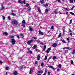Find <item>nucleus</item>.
I'll use <instances>...</instances> for the list:
<instances>
[{"label":"nucleus","instance_id":"nucleus-1","mask_svg":"<svg viewBox=\"0 0 75 75\" xmlns=\"http://www.w3.org/2000/svg\"><path fill=\"white\" fill-rule=\"evenodd\" d=\"M11 23L14 24L16 25H17L18 24V23L17 22L16 20H14L12 21Z\"/></svg>","mask_w":75,"mask_h":75},{"label":"nucleus","instance_id":"nucleus-2","mask_svg":"<svg viewBox=\"0 0 75 75\" xmlns=\"http://www.w3.org/2000/svg\"><path fill=\"white\" fill-rule=\"evenodd\" d=\"M11 41L12 44V45H14L15 43H16V41L15 40H14V39H12Z\"/></svg>","mask_w":75,"mask_h":75},{"label":"nucleus","instance_id":"nucleus-3","mask_svg":"<svg viewBox=\"0 0 75 75\" xmlns=\"http://www.w3.org/2000/svg\"><path fill=\"white\" fill-rule=\"evenodd\" d=\"M33 40H29L27 42V43L28 45H31V42L33 41Z\"/></svg>","mask_w":75,"mask_h":75},{"label":"nucleus","instance_id":"nucleus-4","mask_svg":"<svg viewBox=\"0 0 75 75\" xmlns=\"http://www.w3.org/2000/svg\"><path fill=\"white\" fill-rule=\"evenodd\" d=\"M48 67H49V68H50L52 69L53 71H55V69H54V67H53V66L51 65H49V66H48Z\"/></svg>","mask_w":75,"mask_h":75},{"label":"nucleus","instance_id":"nucleus-5","mask_svg":"<svg viewBox=\"0 0 75 75\" xmlns=\"http://www.w3.org/2000/svg\"><path fill=\"white\" fill-rule=\"evenodd\" d=\"M36 42H37L38 43H40V44L41 45H44V44H43V43H42V42H41V41H40V40H36Z\"/></svg>","mask_w":75,"mask_h":75},{"label":"nucleus","instance_id":"nucleus-6","mask_svg":"<svg viewBox=\"0 0 75 75\" xmlns=\"http://www.w3.org/2000/svg\"><path fill=\"white\" fill-rule=\"evenodd\" d=\"M29 31L31 32H32L33 31V29L31 26H29Z\"/></svg>","mask_w":75,"mask_h":75},{"label":"nucleus","instance_id":"nucleus-7","mask_svg":"<svg viewBox=\"0 0 75 75\" xmlns=\"http://www.w3.org/2000/svg\"><path fill=\"white\" fill-rule=\"evenodd\" d=\"M39 34L40 35H44V33L42 32L40 30H39Z\"/></svg>","mask_w":75,"mask_h":75},{"label":"nucleus","instance_id":"nucleus-8","mask_svg":"<svg viewBox=\"0 0 75 75\" xmlns=\"http://www.w3.org/2000/svg\"><path fill=\"white\" fill-rule=\"evenodd\" d=\"M33 69H32V68H31L30 69V72L29 73V74H31L33 72Z\"/></svg>","mask_w":75,"mask_h":75},{"label":"nucleus","instance_id":"nucleus-9","mask_svg":"<svg viewBox=\"0 0 75 75\" xmlns=\"http://www.w3.org/2000/svg\"><path fill=\"white\" fill-rule=\"evenodd\" d=\"M51 47H50L47 49V50L46 51V52H47V53H49V52L51 50Z\"/></svg>","mask_w":75,"mask_h":75},{"label":"nucleus","instance_id":"nucleus-10","mask_svg":"<svg viewBox=\"0 0 75 75\" xmlns=\"http://www.w3.org/2000/svg\"><path fill=\"white\" fill-rule=\"evenodd\" d=\"M40 54H38V56H37V60L38 61H40Z\"/></svg>","mask_w":75,"mask_h":75},{"label":"nucleus","instance_id":"nucleus-11","mask_svg":"<svg viewBox=\"0 0 75 75\" xmlns=\"http://www.w3.org/2000/svg\"><path fill=\"white\" fill-rule=\"evenodd\" d=\"M57 45V43H55L53 44V45H52V47H56Z\"/></svg>","mask_w":75,"mask_h":75},{"label":"nucleus","instance_id":"nucleus-12","mask_svg":"<svg viewBox=\"0 0 75 75\" xmlns=\"http://www.w3.org/2000/svg\"><path fill=\"white\" fill-rule=\"evenodd\" d=\"M53 13H54L55 14H58V13H59V12H58V10L56 9L55 10V11H54L53 12Z\"/></svg>","mask_w":75,"mask_h":75},{"label":"nucleus","instance_id":"nucleus-13","mask_svg":"<svg viewBox=\"0 0 75 75\" xmlns=\"http://www.w3.org/2000/svg\"><path fill=\"white\" fill-rule=\"evenodd\" d=\"M45 49H46V45H45L43 47V51H44L45 50Z\"/></svg>","mask_w":75,"mask_h":75},{"label":"nucleus","instance_id":"nucleus-14","mask_svg":"<svg viewBox=\"0 0 75 75\" xmlns=\"http://www.w3.org/2000/svg\"><path fill=\"white\" fill-rule=\"evenodd\" d=\"M13 74L14 75H17L18 74V73H17V71H16L14 72H13Z\"/></svg>","mask_w":75,"mask_h":75},{"label":"nucleus","instance_id":"nucleus-15","mask_svg":"<svg viewBox=\"0 0 75 75\" xmlns=\"http://www.w3.org/2000/svg\"><path fill=\"white\" fill-rule=\"evenodd\" d=\"M18 3H23V1H22L21 0H18Z\"/></svg>","mask_w":75,"mask_h":75},{"label":"nucleus","instance_id":"nucleus-16","mask_svg":"<svg viewBox=\"0 0 75 75\" xmlns=\"http://www.w3.org/2000/svg\"><path fill=\"white\" fill-rule=\"evenodd\" d=\"M61 41L62 42H63V43H65V44H66L67 43V42H66L65 40H61Z\"/></svg>","mask_w":75,"mask_h":75},{"label":"nucleus","instance_id":"nucleus-17","mask_svg":"<svg viewBox=\"0 0 75 75\" xmlns=\"http://www.w3.org/2000/svg\"><path fill=\"white\" fill-rule=\"evenodd\" d=\"M37 45H35L33 47V49H35V48H37Z\"/></svg>","mask_w":75,"mask_h":75},{"label":"nucleus","instance_id":"nucleus-18","mask_svg":"<svg viewBox=\"0 0 75 75\" xmlns=\"http://www.w3.org/2000/svg\"><path fill=\"white\" fill-rule=\"evenodd\" d=\"M65 48L66 49V50H71V48H70L69 47H65Z\"/></svg>","mask_w":75,"mask_h":75},{"label":"nucleus","instance_id":"nucleus-19","mask_svg":"<svg viewBox=\"0 0 75 75\" xmlns=\"http://www.w3.org/2000/svg\"><path fill=\"white\" fill-rule=\"evenodd\" d=\"M48 4H43V6H45V7H48Z\"/></svg>","mask_w":75,"mask_h":75},{"label":"nucleus","instance_id":"nucleus-20","mask_svg":"<svg viewBox=\"0 0 75 75\" xmlns=\"http://www.w3.org/2000/svg\"><path fill=\"white\" fill-rule=\"evenodd\" d=\"M70 3H74V1L73 0H70Z\"/></svg>","mask_w":75,"mask_h":75},{"label":"nucleus","instance_id":"nucleus-21","mask_svg":"<svg viewBox=\"0 0 75 75\" xmlns=\"http://www.w3.org/2000/svg\"><path fill=\"white\" fill-rule=\"evenodd\" d=\"M47 57H48V54H47L46 56H45V60H47Z\"/></svg>","mask_w":75,"mask_h":75},{"label":"nucleus","instance_id":"nucleus-22","mask_svg":"<svg viewBox=\"0 0 75 75\" xmlns=\"http://www.w3.org/2000/svg\"><path fill=\"white\" fill-rule=\"evenodd\" d=\"M69 13L71 14V15H73V16H75V14H74V13L73 12H70Z\"/></svg>","mask_w":75,"mask_h":75},{"label":"nucleus","instance_id":"nucleus-23","mask_svg":"<svg viewBox=\"0 0 75 75\" xmlns=\"http://www.w3.org/2000/svg\"><path fill=\"white\" fill-rule=\"evenodd\" d=\"M75 49H73V52L72 53V54H75Z\"/></svg>","mask_w":75,"mask_h":75},{"label":"nucleus","instance_id":"nucleus-24","mask_svg":"<svg viewBox=\"0 0 75 75\" xmlns=\"http://www.w3.org/2000/svg\"><path fill=\"white\" fill-rule=\"evenodd\" d=\"M40 2L42 4L44 3V1H40Z\"/></svg>","mask_w":75,"mask_h":75},{"label":"nucleus","instance_id":"nucleus-25","mask_svg":"<svg viewBox=\"0 0 75 75\" xmlns=\"http://www.w3.org/2000/svg\"><path fill=\"white\" fill-rule=\"evenodd\" d=\"M11 15H12V16H16V15L14 13H12L11 14Z\"/></svg>","mask_w":75,"mask_h":75},{"label":"nucleus","instance_id":"nucleus-26","mask_svg":"<svg viewBox=\"0 0 75 75\" xmlns=\"http://www.w3.org/2000/svg\"><path fill=\"white\" fill-rule=\"evenodd\" d=\"M61 33H60L59 35L58 36V38H59V37H61Z\"/></svg>","mask_w":75,"mask_h":75},{"label":"nucleus","instance_id":"nucleus-27","mask_svg":"<svg viewBox=\"0 0 75 75\" xmlns=\"http://www.w3.org/2000/svg\"><path fill=\"white\" fill-rule=\"evenodd\" d=\"M74 7H75V6H73L72 8H71V9L70 10H73V9H74Z\"/></svg>","mask_w":75,"mask_h":75},{"label":"nucleus","instance_id":"nucleus-28","mask_svg":"<svg viewBox=\"0 0 75 75\" xmlns=\"http://www.w3.org/2000/svg\"><path fill=\"white\" fill-rule=\"evenodd\" d=\"M48 11H49V10L47 9H46L45 12L46 13H48Z\"/></svg>","mask_w":75,"mask_h":75},{"label":"nucleus","instance_id":"nucleus-29","mask_svg":"<svg viewBox=\"0 0 75 75\" xmlns=\"http://www.w3.org/2000/svg\"><path fill=\"white\" fill-rule=\"evenodd\" d=\"M38 11L39 12V13H41V9H40V8H38Z\"/></svg>","mask_w":75,"mask_h":75},{"label":"nucleus","instance_id":"nucleus-30","mask_svg":"<svg viewBox=\"0 0 75 75\" xmlns=\"http://www.w3.org/2000/svg\"><path fill=\"white\" fill-rule=\"evenodd\" d=\"M56 59V56H54L53 57V59L54 60Z\"/></svg>","mask_w":75,"mask_h":75},{"label":"nucleus","instance_id":"nucleus-31","mask_svg":"<svg viewBox=\"0 0 75 75\" xmlns=\"http://www.w3.org/2000/svg\"><path fill=\"white\" fill-rule=\"evenodd\" d=\"M4 8V6H2V8L1 9V10H3V9Z\"/></svg>","mask_w":75,"mask_h":75},{"label":"nucleus","instance_id":"nucleus-32","mask_svg":"<svg viewBox=\"0 0 75 75\" xmlns=\"http://www.w3.org/2000/svg\"><path fill=\"white\" fill-rule=\"evenodd\" d=\"M22 23L23 24H25V21L24 20H23L22 21Z\"/></svg>","mask_w":75,"mask_h":75},{"label":"nucleus","instance_id":"nucleus-33","mask_svg":"<svg viewBox=\"0 0 75 75\" xmlns=\"http://www.w3.org/2000/svg\"><path fill=\"white\" fill-rule=\"evenodd\" d=\"M8 67H6L5 68V69L6 70H8Z\"/></svg>","mask_w":75,"mask_h":75},{"label":"nucleus","instance_id":"nucleus-34","mask_svg":"<svg viewBox=\"0 0 75 75\" xmlns=\"http://www.w3.org/2000/svg\"><path fill=\"white\" fill-rule=\"evenodd\" d=\"M29 53H30L31 54H33V52H32V51H31V50H29Z\"/></svg>","mask_w":75,"mask_h":75},{"label":"nucleus","instance_id":"nucleus-35","mask_svg":"<svg viewBox=\"0 0 75 75\" xmlns=\"http://www.w3.org/2000/svg\"><path fill=\"white\" fill-rule=\"evenodd\" d=\"M41 66L42 67H44V63H41Z\"/></svg>","mask_w":75,"mask_h":75},{"label":"nucleus","instance_id":"nucleus-36","mask_svg":"<svg viewBox=\"0 0 75 75\" xmlns=\"http://www.w3.org/2000/svg\"><path fill=\"white\" fill-rule=\"evenodd\" d=\"M4 34L5 35H8V33L6 32H4Z\"/></svg>","mask_w":75,"mask_h":75},{"label":"nucleus","instance_id":"nucleus-37","mask_svg":"<svg viewBox=\"0 0 75 75\" xmlns=\"http://www.w3.org/2000/svg\"><path fill=\"white\" fill-rule=\"evenodd\" d=\"M51 29H52L53 30V29H54V26H52L51 27Z\"/></svg>","mask_w":75,"mask_h":75},{"label":"nucleus","instance_id":"nucleus-38","mask_svg":"<svg viewBox=\"0 0 75 75\" xmlns=\"http://www.w3.org/2000/svg\"><path fill=\"white\" fill-rule=\"evenodd\" d=\"M22 26H23V27H24V28L25 27V25H24L23 24H22Z\"/></svg>","mask_w":75,"mask_h":75},{"label":"nucleus","instance_id":"nucleus-39","mask_svg":"<svg viewBox=\"0 0 75 75\" xmlns=\"http://www.w3.org/2000/svg\"><path fill=\"white\" fill-rule=\"evenodd\" d=\"M71 64H74V62H73V60H71Z\"/></svg>","mask_w":75,"mask_h":75},{"label":"nucleus","instance_id":"nucleus-40","mask_svg":"<svg viewBox=\"0 0 75 75\" xmlns=\"http://www.w3.org/2000/svg\"><path fill=\"white\" fill-rule=\"evenodd\" d=\"M61 64H59V68H61Z\"/></svg>","mask_w":75,"mask_h":75},{"label":"nucleus","instance_id":"nucleus-41","mask_svg":"<svg viewBox=\"0 0 75 75\" xmlns=\"http://www.w3.org/2000/svg\"><path fill=\"white\" fill-rule=\"evenodd\" d=\"M71 23H72V19H71V20L70 21L69 24H71Z\"/></svg>","mask_w":75,"mask_h":75},{"label":"nucleus","instance_id":"nucleus-42","mask_svg":"<svg viewBox=\"0 0 75 75\" xmlns=\"http://www.w3.org/2000/svg\"><path fill=\"white\" fill-rule=\"evenodd\" d=\"M8 18L9 19V20H11V18H10V16H8Z\"/></svg>","mask_w":75,"mask_h":75},{"label":"nucleus","instance_id":"nucleus-43","mask_svg":"<svg viewBox=\"0 0 75 75\" xmlns=\"http://www.w3.org/2000/svg\"><path fill=\"white\" fill-rule=\"evenodd\" d=\"M23 3L24 4H25V0H24Z\"/></svg>","mask_w":75,"mask_h":75},{"label":"nucleus","instance_id":"nucleus-44","mask_svg":"<svg viewBox=\"0 0 75 75\" xmlns=\"http://www.w3.org/2000/svg\"><path fill=\"white\" fill-rule=\"evenodd\" d=\"M26 6H27V7H28V6H29V4L27 3L26 4Z\"/></svg>","mask_w":75,"mask_h":75},{"label":"nucleus","instance_id":"nucleus-45","mask_svg":"<svg viewBox=\"0 0 75 75\" xmlns=\"http://www.w3.org/2000/svg\"><path fill=\"white\" fill-rule=\"evenodd\" d=\"M2 18L3 19V20H5V17H4V16H2Z\"/></svg>","mask_w":75,"mask_h":75},{"label":"nucleus","instance_id":"nucleus-46","mask_svg":"<svg viewBox=\"0 0 75 75\" xmlns=\"http://www.w3.org/2000/svg\"><path fill=\"white\" fill-rule=\"evenodd\" d=\"M62 30H63V32H65V29L64 28Z\"/></svg>","mask_w":75,"mask_h":75},{"label":"nucleus","instance_id":"nucleus-47","mask_svg":"<svg viewBox=\"0 0 75 75\" xmlns=\"http://www.w3.org/2000/svg\"><path fill=\"white\" fill-rule=\"evenodd\" d=\"M33 38H34V40H35L36 38V39H37V38H36L35 37H33Z\"/></svg>","mask_w":75,"mask_h":75},{"label":"nucleus","instance_id":"nucleus-48","mask_svg":"<svg viewBox=\"0 0 75 75\" xmlns=\"http://www.w3.org/2000/svg\"><path fill=\"white\" fill-rule=\"evenodd\" d=\"M28 9V10H31V8H30V7H29Z\"/></svg>","mask_w":75,"mask_h":75},{"label":"nucleus","instance_id":"nucleus-49","mask_svg":"<svg viewBox=\"0 0 75 75\" xmlns=\"http://www.w3.org/2000/svg\"><path fill=\"white\" fill-rule=\"evenodd\" d=\"M70 35H71V36H72V35H73L72 33H70Z\"/></svg>","mask_w":75,"mask_h":75},{"label":"nucleus","instance_id":"nucleus-50","mask_svg":"<svg viewBox=\"0 0 75 75\" xmlns=\"http://www.w3.org/2000/svg\"><path fill=\"white\" fill-rule=\"evenodd\" d=\"M10 38H14V36H11Z\"/></svg>","mask_w":75,"mask_h":75},{"label":"nucleus","instance_id":"nucleus-51","mask_svg":"<svg viewBox=\"0 0 75 75\" xmlns=\"http://www.w3.org/2000/svg\"><path fill=\"white\" fill-rule=\"evenodd\" d=\"M37 63H38V62H37V61H36L35 62V64H37Z\"/></svg>","mask_w":75,"mask_h":75},{"label":"nucleus","instance_id":"nucleus-52","mask_svg":"<svg viewBox=\"0 0 75 75\" xmlns=\"http://www.w3.org/2000/svg\"><path fill=\"white\" fill-rule=\"evenodd\" d=\"M50 57L49 58V59L48 60V61H49V60H50V59H51V57Z\"/></svg>","mask_w":75,"mask_h":75},{"label":"nucleus","instance_id":"nucleus-53","mask_svg":"<svg viewBox=\"0 0 75 75\" xmlns=\"http://www.w3.org/2000/svg\"><path fill=\"white\" fill-rule=\"evenodd\" d=\"M57 71L58 72H59V69H57Z\"/></svg>","mask_w":75,"mask_h":75},{"label":"nucleus","instance_id":"nucleus-54","mask_svg":"<svg viewBox=\"0 0 75 75\" xmlns=\"http://www.w3.org/2000/svg\"><path fill=\"white\" fill-rule=\"evenodd\" d=\"M67 41H69V38H67Z\"/></svg>","mask_w":75,"mask_h":75},{"label":"nucleus","instance_id":"nucleus-55","mask_svg":"<svg viewBox=\"0 0 75 75\" xmlns=\"http://www.w3.org/2000/svg\"><path fill=\"white\" fill-rule=\"evenodd\" d=\"M43 73V71H42V70H41V71H40V73L42 74Z\"/></svg>","mask_w":75,"mask_h":75},{"label":"nucleus","instance_id":"nucleus-56","mask_svg":"<svg viewBox=\"0 0 75 75\" xmlns=\"http://www.w3.org/2000/svg\"><path fill=\"white\" fill-rule=\"evenodd\" d=\"M0 64H2V61H1V60H0Z\"/></svg>","mask_w":75,"mask_h":75},{"label":"nucleus","instance_id":"nucleus-57","mask_svg":"<svg viewBox=\"0 0 75 75\" xmlns=\"http://www.w3.org/2000/svg\"><path fill=\"white\" fill-rule=\"evenodd\" d=\"M51 31L50 30H49L47 32V33H50V32Z\"/></svg>","mask_w":75,"mask_h":75},{"label":"nucleus","instance_id":"nucleus-58","mask_svg":"<svg viewBox=\"0 0 75 75\" xmlns=\"http://www.w3.org/2000/svg\"><path fill=\"white\" fill-rule=\"evenodd\" d=\"M23 35V33H21V36H22Z\"/></svg>","mask_w":75,"mask_h":75},{"label":"nucleus","instance_id":"nucleus-59","mask_svg":"<svg viewBox=\"0 0 75 75\" xmlns=\"http://www.w3.org/2000/svg\"><path fill=\"white\" fill-rule=\"evenodd\" d=\"M27 49L28 50H30V47H28V48H27Z\"/></svg>","mask_w":75,"mask_h":75},{"label":"nucleus","instance_id":"nucleus-60","mask_svg":"<svg viewBox=\"0 0 75 75\" xmlns=\"http://www.w3.org/2000/svg\"><path fill=\"white\" fill-rule=\"evenodd\" d=\"M21 37H22V38H23L24 37V35H23L22 36H21Z\"/></svg>","mask_w":75,"mask_h":75},{"label":"nucleus","instance_id":"nucleus-61","mask_svg":"<svg viewBox=\"0 0 75 75\" xmlns=\"http://www.w3.org/2000/svg\"><path fill=\"white\" fill-rule=\"evenodd\" d=\"M66 8V10H68V9L67 8Z\"/></svg>","mask_w":75,"mask_h":75},{"label":"nucleus","instance_id":"nucleus-62","mask_svg":"<svg viewBox=\"0 0 75 75\" xmlns=\"http://www.w3.org/2000/svg\"><path fill=\"white\" fill-rule=\"evenodd\" d=\"M35 50H36V51H38V49H36Z\"/></svg>","mask_w":75,"mask_h":75},{"label":"nucleus","instance_id":"nucleus-63","mask_svg":"<svg viewBox=\"0 0 75 75\" xmlns=\"http://www.w3.org/2000/svg\"><path fill=\"white\" fill-rule=\"evenodd\" d=\"M50 73H51L50 71L48 72V74H50Z\"/></svg>","mask_w":75,"mask_h":75},{"label":"nucleus","instance_id":"nucleus-64","mask_svg":"<svg viewBox=\"0 0 75 75\" xmlns=\"http://www.w3.org/2000/svg\"><path fill=\"white\" fill-rule=\"evenodd\" d=\"M43 75H47V73H44V74H43Z\"/></svg>","mask_w":75,"mask_h":75}]
</instances>
